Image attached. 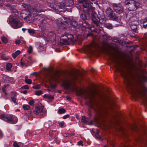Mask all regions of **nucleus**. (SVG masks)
<instances>
[{"label":"nucleus","mask_w":147,"mask_h":147,"mask_svg":"<svg viewBox=\"0 0 147 147\" xmlns=\"http://www.w3.org/2000/svg\"><path fill=\"white\" fill-rule=\"evenodd\" d=\"M78 145H81L82 146H83V145L82 144V141L81 140L79 141L78 142Z\"/></svg>","instance_id":"obj_47"},{"label":"nucleus","mask_w":147,"mask_h":147,"mask_svg":"<svg viewBox=\"0 0 147 147\" xmlns=\"http://www.w3.org/2000/svg\"><path fill=\"white\" fill-rule=\"evenodd\" d=\"M109 47L112 49L115 50L117 48V46L115 44L111 43L109 45Z\"/></svg>","instance_id":"obj_19"},{"label":"nucleus","mask_w":147,"mask_h":147,"mask_svg":"<svg viewBox=\"0 0 147 147\" xmlns=\"http://www.w3.org/2000/svg\"><path fill=\"white\" fill-rule=\"evenodd\" d=\"M43 106L40 103L38 104L37 107L34 111V114L38 115L41 116L42 114Z\"/></svg>","instance_id":"obj_9"},{"label":"nucleus","mask_w":147,"mask_h":147,"mask_svg":"<svg viewBox=\"0 0 147 147\" xmlns=\"http://www.w3.org/2000/svg\"><path fill=\"white\" fill-rule=\"evenodd\" d=\"M98 135V136H97V138H101V137H100V136H99V135Z\"/></svg>","instance_id":"obj_63"},{"label":"nucleus","mask_w":147,"mask_h":147,"mask_svg":"<svg viewBox=\"0 0 147 147\" xmlns=\"http://www.w3.org/2000/svg\"><path fill=\"white\" fill-rule=\"evenodd\" d=\"M21 92L23 93L24 94H26L27 92V91L26 90H25L23 91H21Z\"/></svg>","instance_id":"obj_54"},{"label":"nucleus","mask_w":147,"mask_h":147,"mask_svg":"<svg viewBox=\"0 0 147 147\" xmlns=\"http://www.w3.org/2000/svg\"><path fill=\"white\" fill-rule=\"evenodd\" d=\"M102 37L103 39L105 40H107L110 37L107 34H103L102 35Z\"/></svg>","instance_id":"obj_26"},{"label":"nucleus","mask_w":147,"mask_h":147,"mask_svg":"<svg viewBox=\"0 0 147 147\" xmlns=\"http://www.w3.org/2000/svg\"><path fill=\"white\" fill-rule=\"evenodd\" d=\"M28 32L30 34H33L35 33L34 30L28 29Z\"/></svg>","instance_id":"obj_41"},{"label":"nucleus","mask_w":147,"mask_h":147,"mask_svg":"<svg viewBox=\"0 0 147 147\" xmlns=\"http://www.w3.org/2000/svg\"><path fill=\"white\" fill-rule=\"evenodd\" d=\"M66 99L69 100H70L71 99V97L69 96H67Z\"/></svg>","instance_id":"obj_57"},{"label":"nucleus","mask_w":147,"mask_h":147,"mask_svg":"<svg viewBox=\"0 0 147 147\" xmlns=\"http://www.w3.org/2000/svg\"><path fill=\"white\" fill-rule=\"evenodd\" d=\"M112 41L116 42H119V40H118L115 38H113L112 39Z\"/></svg>","instance_id":"obj_53"},{"label":"nucleus","mask_w":147,"mask_h":147,"mask_svg":"<svg viewBox=\"0 0 147 147\" xmlns=\"http://www.w3.org/2000/svg\"><path fill=\"white\" fill-rule=\"evenodd\" d=\"M33 51V48L31 46H30L27 50V52L29 54L31 53Z\"/></svg>","instance_id":"obj_34"},{"label":"nucleus","mask_w":147,"mask_h":147,"mask_svg":"<svg viewBox=\"0 0 147 147\" xmlns=\"http://www.w3.org/2000/svg\"><path fill=\"white\" fill-rule=\"evenodd\" d=\"M97 95L99 96H100L99 93L96 90H95L87 94L86 95V97L88 98L91 101L94 100V98L96 97Z\"/></svg>","instance_id":"obj_11"},{"label":"nucleus","mask_w":147,"mask_h":147,"mask_svg":"<svg viewBox=\"0 0 147 147\" xmlns=\"http://www.w3.org/2000/svg\"><path fill=\"white\" fill-rule=\"evenodd\" d=\"M135 2V1L134 0H125V5L129 6V5H131V4L134 3Z\"/></svg>","instance_id":"obj_22"},{"label":"nucleus","mask_w":147,"mask_h":147,"mask_svg":"<svg viewBox=\"0 0 147 147\" xmlns=\"http://www.w3.org/2000/svg\"><path fill=\"white\" fill-rule=\"evenodd\" d=\"M27 30V29H26V28H23L22 29V30L23 31H25V30Z\"/></svg>","instance_id":"obj_64"},{"label":"nucleus","mask_w":147,"mask_h":147,"mask_svg":"<svg viewBox=\"0 0 147 147\" xmlns=\"http://www.w3.org/2000/svg\"><path fill=\"white\" fill-rule=\"evenodd\" d=\"M134 18H131L129 20V22L130 26L137 25L138 22L136 20H135Z\"/></svg>","instance_id":"obj_14"},{"label":"nucleus","mask_w":147,"mask_h":147,"mask_svg":"<svg viewBox=\"0 0 147 147\" xmlns=\"http://www.w3.org/2000/svg\"><path fill=\"white\" fill-rule=\"evenodd\" d=\"M20 63L21 65L22 66L24 65L26 66V65H27V63L26 61H24V62H21Z\"/></svg>","instance_id":"obj_45"},{"label":"nucleus","mask_w":147,"mask_h":147,"mask_svg":"<svg viewBox=\"0 0 147 147\" xmlns=\"http://www.w3.org/2000/svg\"><path fill=\"white\" fill-rule=\"evenodd\" d=\"M12 67V65L10 63H8L6 65V69L8 70H10Z\"/></svg>","instance_id":"obj_30"},{"label":"nucleus","mask_w":147,"mask_h":147,"mask_svg":"<svg viewBox=\"0 0 147 147\" xmlns=\"http://www.w3.org/2000/svg\"><path fill=\"white\" fill-rule=\"evenodd\" d=\"M147 82V76L144 74L139 75L138 80L139 84L143 86L144 82Z\"/></svg>","instance_id":"obj_12"},{"label":"nucleus","mask_w":147,"mask_h":147,"mask_svg":"<svg viewBox=\"0 0 147 147\" xmlns=\"http://www.w3.org/2000/svg\"><path fill=\"white\" fill-rule=\"evenodd\" d=\"M56 130H51L49 132V135L51 137H55L56 135Z\"/></svg>","instance_id":"obj_21"},{"label":"nucleus","mask_w":147,"mask_h":147,"mask_svg":"<svg viewBox=\"0 0 147 147\" xmlns=\"http://www.w3.org/2000/svg\"><path fill=\"white\" fill-rule=\"evenodd\" d=\"M1 40L2 42L4 43H6L7 42V38L4 36L2 37Z\"/></svg>","instance_id":"obj_33"},{"label":"nucleus","mask_w":147,"mask_h":147,"mask_svg":"<svg viewBox=\"0 0 147 147\" xmlns=\"http://www.w3.org/2000/svg\"><path fill=\"white\" fill-rule=\"evenodd\" d=\"M13 146L14 147H20L18 143L16 141L13 142Z\"/></svg>","instance_id":"obj_37"},{"label":"nucleus","mask_w":147,"mask_h":147,"mask_svg":"<svg viewBox=\"0 0 147 147\" xmlns=\"http://www.w3.org/2000/svg\"><path fill=\"white\" fill-rule=\"evenodd\" d=\"M40 86L38 85L33 86V87L35 89H39L40 88Z\"/></svg>","instance_id":"obj_43"},{"label":"nucleus","mask_w":147,"mask_h":147,"mask_svg":"<svg viewBox=\"0 0 147 147\" xmlns=\"http://www.w3.org/2000/svg\"><path fill=\"white\" fill-rule=\"evenodd\" d=\"M105 27L109 29H111L113 28L112 24L110 23H107L105 24Z\"/></svg>","instance_id":"obj_28"},{"label":"nucleus","mask_w":147,"mask_h":147,"mask_svg":"<svg viewBox=\"0 0 147 147\" xmlns=\"http://www.w3.org/2000/svg\"><path fill=\"white\" fill-rule=\"evenodd\" d=\"M44 97L49 99H53L54 98V97L50 94H45L44 95Z\"/></svg>","instance_id":"obj_23"},{"label":"nucleus","mask_w":147,"mask_h":147,"mask_svg":"<svg viewBox=\"0 0 147 147\" xmlns=\"http://www.w3.org/2000/svg\"><path fill=\"white\" fill-rule=\"evenodd\" d=\"M3 136V134L2 132L0 130V138L2 137Z\"/></svg>","instance_id":"obj_58"},{"label":"nucleus","mask_w":147,"mask_h":147,"mask_svg":"<svg viewBox=\"0 0 147 147\" xmlns=\"http://www.w3.org/2000/svg\"><path fill=\"white\" fill-rule=\"evenodd\" d=\"M16 96V94H15L13 96H11V101L15 104V105H18L17 102V99L15 97Z\"/></svg>","instance_id":"obj_20"},{"label":"nucleus","mask_w":147,"mask_h":147,"mask_svg":"<svg viewBox=\"0 0 147 147\" xmlns=\"http://www.w3.org/2000/svg\"><path fill=\"white\" fill-rule=\"evenodd\" d=\"M99 25H100L101 24L104 23L105 22V18L104 15H102L100 17L98 16Z\"/></svg>","instance_id":"obj_15"},{"label":"nucleus","mask_w":147,"mask_h":147,"mask_svg":"<svg viewBox=\"0 0 147 147\" xmlns=\"http://www.w3.org/2000/svg\"><path fill=\"white\" fill-rule=\"evenodd\" d=\"M101 109H102V108H101V107H100L99 108V109H98L97 111V110H96V111H97V113H99L100 112H101V111H102Z\"/></svg>","instance_id":"obj_49"},{"label":"nucleus","mask_w":147,"mask_h":147,"mask_svg":"<svg viewBox=\"0 0 147 147\" xmlns=\"http://www.w3.org/2000/svg\"><path fill=\"white\" fill-rule=\"evenodd\" d=\"M20 51L19 50L17 51L15 53L12 54V56L13 58L15 59L18 55L20 54Z\"/></svg>","instance_id":"obj_24"},{"label":"nucleus","mask_w":147,"mask_h":147,"mask_svg":"<svg viewBox=\"0 0 147 147\" xmlns=\"http://www.w3.org/2000/svg\"><path fill=\"white\" fill-rule=\"evenodd\" d=\"M137 25L130 26L131 29L133 30V31L136 33L138 32V30L137 29Z\"/></svg>","instance_id":"obj_25"},{"label":"nucleus","mask_w":147,"mask_h":147,"mask_svg":"<svg viewBox=\"0 0 147 147\" xmlns=\"http://www.w3.org/2000/svg\"><path fill=\"white\" fill-rule=\"evenodd\" d=\"M53 79L55 80H57V79L54 76L53 77Z\"/></svg>","instance_id":"obj_60"},{"label":"nucleus","mask_w":147,"mask_h":147,"mask_svg":"<svg viewBox=\"0 0 147 147\" xmlns=\"http://www.w3.org/2000/svg\"><path fill=\"white\" fill-rule=\"evenodd\" d=\"M47 38L51 41L54 42L56 39L55 35L53 32H50L47 34Z\"/></svg>","instance_id":"obj_13"},{"label":"nucleus","mask_w":147,"mask_h":147,"mask_svg":"<svg viewBox=\"0 0 147 147\" xmlns=\"http://www.w3.org/2000/svg\"><path fill=\"white\" fill-rule=\"evenodd\" d=\"M42 93V92L41 90L36 91L35 92V94L37 95H40Z\"/></svg>","instance_id":"obj_40"},{"label":"nucleus","mask_w":147,"mask_h":147,"mask_svg":"<svg viewBox=\"0 0 147 147\" xmlns=\"http://www.w3.org/2000/svg\"><path fill=\"white\" fill-rule=\"evenodd\" d=\"M25 80L28 79V77L27 76H25L24 77Z\"/></svg>","instance_id":"obj_61"},{"label":"nucleus","mask_w":147,"mask_h":147,"mask_svg":"<svg viewBox=\"0 0 147 147\" xmlns=\"http://www.w3.org/2000/svg\"><path fill=\"white\" fill-rule=\"evenodd\" d=\"M18 144L20 147H22L23 146V144L21 142H19Z\"/></svg>","instance_id":"obj_52"},{"label":"nucleus","mask_w":147,"mask_h":147,"mask_svg":"<svg viewBox=\"0 0 147 147\" xmlns=\"http://www.w3.org/2000/svg\"><path fill=\"white\" fill-rule=\"evenodd\" d=\"M107 15L111 20H114L116 18L115 13L113 12V11L109 14H107Z\"/></svg>","instance_id":"obj_16"},{"label":"nucleus","mask_w":147,"mask_h":147,"mask_svg":"<svg viewBox=\"0 0 147 147\" xmlns=\"http://www.w3.org/2000/svg\"><path fill=\"white\" fill-rule=\"evenodd\" d=\"M83 78V76L80 71L77 70L74 74H71L66 77L63 81V83L65 87L69 88L73 83L77 80H81Z\"/></svg>","instance_id":"obj_1"},{"label":"nucleus","mask_w":147,"mask_h":147,"mask_svg":"<svg viewBox=\"0 0 147 147\" xmlns=\"http://www.w3.org/2000/svg\"><path fill=\"white\" fill-rule=\"evenodd\" d=\"M122 147H132L131 146L129 145L128 144H125L123 145V146Z\"/></svg>","instance_id":"obj_48"},{"label":"nucleus","mask_w":147,"mask_h":147,"mask_svg":"<svg viewBox=\"0 0 147 147\" xmlns=\"http://www.w3.org/2000/svg\"><path fill=\"white\" fill-rule=\"evenodd\" d=\"M0 119L9 123L14 124L16 123L18 119L16 117L10 114H2L0 115Z\"/></svg>","instance_id":"obj_4"},{"label":"nucleus","mask_w":147,"mask_h":147,"mask_svg":"<svg viewBox=\"0 0 147 147\" xmlns=\"http://www.w3.org/2000/svg\"><path fill=\"white\" fill-rule=\"evenodd\" d=\"M28 59L29 60V61H30L31 60V58L30 57H28Z\"/></svg>","instance_id":"obj_62"},{"label":"nucleus","mask_w":147,"mask_h":147,"mask_svg":"<svg viewBox=\"0 0 147 147\" xmlns=\"http://www.w3.org/2000/svg\"><path fill=\"white\" fill-rule=\"evenodd\" d=\"M34 103V101L33 100H30L28 102V104L31 106H33Z\"/></svg>","instance_id":"obj_39"},{"label":"nucleus","mask_w":147,"mask_h":147,"mask_svg":"<svg viewBox=\"0 0 147 147\" xmlns=\"http://www.w3.org/2000/svg\"><path fill=\"white\" fill-rule=\"evenodd\" d=\"M84 6L87 7H90L91 16L90 18L91 19L93 23L95 24L96 26V29H99V30H101L102 29V28L99 25L98 16H97L95 12L94 11V8L92 6L91 4H89L88 3H86V2L84 1L83 2Z\"/></svg>","instance_id":"obj_2"},{"label":"nucleus","mask_w":147,"mask_h":147,"mask_svg":"<svg viewBox=\"0 0 147 147\" xmlns=\"http://www.w3.org/2000/svg\"><path fill=\"white\" fill-rule=\"evenodd\" d=\"M81 121L84 123H86L88 121V119L85 116H83L81 119Z\"/></svg>","instance_id":"obj_31"},{"label":"nucleus","mask_w":147,"mask_h":147,"mask_svg":"<svg viewBox=\"0 0 147 147\" xmlns=\"http://www.w3.org/2000/svg\"><path fill=\"white\" fill-rule=\"evenodd\" d=\"M141 22L143 24H144L147 22V17L144 19H143L141 20Z\"/></svg>","instance_id":"obj_38"},{"label":"nucleus","mask_w":147,"mask_h":147,"mask_svg":"<svg viewBox=\"0 0 147 147\" xmlns=\"http://www.w3.org/2000/svg\"><path fill=\"white\" fill-rule=\"evenodd\" d=\"M73 36L68 33L62 35L60 39V42L62 45L68 44L70 42L74 41Z\"/></svg>","instance_id":"obj_5"},{"label":"nucleus","mask_w":147,"mask_h":147,"mask_svg":"<svg viewBox=\"0 0 147 147\" xmlns=\"http://www.w3.org/2000/svg\"><path fill=\"white\" fill-rule=\"evenodd\" d=\"M25 82L27 84H32V80L30 79L25 80Z\"/></svg>","instance_id":"obj_36"},{"label":"nucleus","mask_w":147,"mask_h":147,"mask_svg":"<svg viewBox=\"0 0 147 147\" xmlns=\"http://www.w3.org/2000/svg\"><path fill=\"white\" fill-rule=\"evenodd\" d=\"M24 61H26L27 63V65H26V66H27L29 65V63L30 62L29 61H27L26 60Z\"/></svg>","instance_id":"obj_55"},{"label":"nucleus","mask_w":147,"mask_h":147,"mask_svg":"<svg viewBox=\"0 0 147 147\" xmlns=\"http://www.w3.org/2000/svg\"><path fill=\"white\" fill-rule=\"evenodd\" d=\"M22 88L25 89H28L29 88V86L27 85H25L22 87Z\"/></svg>","instance_id":"obj_46"},{"label":"nucleus","mask_w":147,"mask_h":147,"mask_svg":"<svg viewBox=\"0 0 147 147\" xmlns=\"http://www.w3.org/2000/svg\"><path fill=\"white\" fill-rule=\"evenodd\" d=\"M10 88V87L8 84L4 86V87L2 88V90L5 95H7L6 91L7 90V89H9Z\"/></svg>","instance_id":"obj_17"},{"label":"nucleus","mask_w":147,"mask_h":147,"mask_svg":"<svg viewBox=\"0 0 147 147\" xmlns=\"http://www.w3.org/2000/svg\"><path fill=\"white\" fill-rule=\"evenodd\" d=\"M143 27L144 28H147V24H143Z\"/></svg>","instance_id":"obj_59"},{"label":"nucleus","mask_w":147,"mask_h":147,"mask_svg":"<svg viewBox=\"0 0 147 147\" xmlns=\"http://www.w3.org/2000/svg\"><path fill=\"white\" fill-rule=\"evenodd\" d=\"M69 116V115H65L64 116L63 118V119H65L67 118H68Z\"/></svg>","instance_id":"obj_51"},{"label":"nucleus","mask_w":147,"mask_h":147,"mask_svg":"<svg viewBox=\"0 0 147 147\" xmlns=\"http://www.w3.org/2000/svg\"><path fill=\"white\" fill-rule=\"evenodd\" d=\"M71 25L74 27H76L78 25V23L75 21H73L71 22Z\"/></svg>","instance_id":"obj_35"},{"label":"nucleus","mask_w":147,"mask_h":147,"mask_svg":"<svg viewBox=\"0 0 147 147\" xmlns=\"http://www.w3.org/2000/svg\"><path fill=\"white\" fill-rule=\"evenodd\" d=\"M11 27L15 29L20 28L23 25L20 20L18 18L13 19L11 22Z\"/></svg>","instance_id":"obj_7"},{"label":"nucleus","mask_w":147,"mask_h":147,"mask_svg":"<svg viewBox=\"0 0 147 147\" xmlns=\"http://www.w3.org/2000/svg\"><path fill=\"white\" fill-rule=\"evenodd\" d=\"M66 112L65 109L63 108H60L58 110V112L59 114H62L65 113Z\"/></svg>","instance_id":"obj_32"},{"label":"nucleus","mask_w":147,"mask_h":147,"mask_svg":"<svg viewBox=\"0 0 147 147\" xmlns=\"http://www.w3.org/2000/svg\"><path fill=\"white\" fill-rule=\"evenodd\" d=\"M27 115L28 116H30L31 115V111H29L28 112V113H27Z\"/></svg>","instance_id":"obj_56"},{"label":"nucleus","mask_w":147,"mask_h":147,"mask_svg":"<svg viewBox=\"0 0 147 147\" xmlns=\"http://www.w3.org/2000/svg\"><path fill=\"white\" fill-rule=\"evenodd\" d=\"M65 123L64 121H61L59 123V125L61 127H62Z\"/></svg>","instance_id":"obj_42"},{"label":"nucleus","mask_w":147,"mask_h":147,"mask_svg":"<svg viewBox=\"0 0 147 147\" xmlns=\"http://www.w3.org/2000/svg\"><path fill=\"white\" fill-rule=\"evenodd\" d=\"M113 9L117 13H121L123 10V8L122 6L120 4H117L113 3Z\"/></svg>","instance_id":"obj_10"},{"label":"nucleus","mask_w":147,"mask_h":147,"mask_svg":"<svg viewBox=\"0 0 147 147\" xmlns=\"http://www.w3.org/2000/svg\"><path fill=\"white\" fill-rule=\"evenodd\" d=\"M142 6L141 4L135 1L134 3L131 4V5H129L128 9L130 11H134L141 7Z\"/></svg>","instance_id":"obj_8"},{"label":"nucleus","mask_w":147,"mask_h":147,"mask_svg":"<svg viewBox=\"0 0 147 147\" xmlns=\"http://www.w3.org/2000/svg\"><path fill=\"white\" fill-rule=\"evenodd\" d=\"M112 12H113L112 10L110 7H108L107 8L106 11L107 15L111 13Z\"/></svg>","instance_id":"obj_27"},{"label":"nucleus","mask_w":147,"mask_h":147,"mask_svg":"<svg viewBox=\"0 0 147 147\" xmlns=\"http://www.w3.org/2000/svg\"><path fill=\"white\" fill-rule=\"evenodd\" d=\"M22 107L25 110H30V107L28 105H23Z\"/></svg>","instance_id":"obj_29"},{"label":"nucleus","mask_w":147,"mask_h":147,"mask_svg":"<svg viewBox=\"0 0 147 147\" xmlns=\"http://www.w3.org/2000/svg\"><path fill=\"white\" fill-rule=\"evenodd\" d=\"M52 122L51 121H48L45 122L44 124V127L46 129L48 128L50 126L52 125Z\"/></svg>","instance_id":"obj_18"},{"label":"nucleus","mask_w":147,"mask_h":147,"mask_svg":"<svg viewBox=\"0 0 147 147\" xmlns=\"http://www.w3.org/2000/svg\"><path fill=\"white\" fill-rule=\"evenodd\" d=\"M20 43V41L19 40H16L15 41V43L16 44H19Z\"/></svg>","instance_id":"obj_50"},{"label":"nucleus","mask_w":147,"mask_h":147,"mask_svg":"<svg viewBox=\"0 0 147 147\" xmlns=\"http://www.w3.org/2000/svg\"><path fill=\"white\" fill-rule=\"evenodd\" d=\"M41 11L35 9L34 10L32 13L34 15H35V19L38 22V23L40 24L45 23V18L43 17V15L41 14L38 15V14L39 13L41 12Z\"/></svg>","instance_id":"obj_6"},{"label":"nucleus","mask_w":147,"mask_h":147,"mask_svg":"<svg viewBox=\"0 0 147 147\" xmlns=\"http://www.w3.org/2000/svg\"><path fill=\"white\" fill-rule=\"evenodd\" d=\"M2 59L4 60H7L8 59L7 57H5L4 55H2L1 56Z\"/></svg>","instance_id":"obj_44"},{"label":"nucleus","mask_w":147,"mask_h":147,"mask_svg":"<svg viewBox=\"0 0 147 147\" xmlns=\"http://www.w3.org/2000/svg\"><path fill=\"white\" fill-rule=\"evenodd\" d=\"M80 3H81L84 7V10L85 11L84 13L82 14L80 16V18L83 20H88L90 18L91 16L92 15L90 13H91V9L90 7H85L84 6L83 4V2L85 1L86 3H88L89 4H90V2L89 1L87 0H78Z\"/></svg>","instance_id":"obj_3"}]
</instances>
